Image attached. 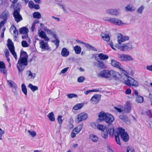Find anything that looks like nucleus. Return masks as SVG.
<instances>
[{"mask_svg":"<svg viewBox=\"0 0 152 152\" xmlns=\"http://www.w3.org/2000/svg\"><path fill=\"white\" fill-rule=\"evenodd\" d=\"M74 49L76 53L77 54H80L81 52V48L78 45L75 46L74 48Z\"/></svg>","mask_w":152,"mask_h":152,"instance_id":"4c0bfd02","label":"nucleus"},{"mask_svg":"<svg viewBox=\"0 0 152 152\" xmlns=\"http://www.w3.org/2000/svg\"><path fill=\"white\" fill-rule=\"evenodd\" d=\"M111 64L113 66L119 69L121 71L126 72L123 69L121 68V64L118 62L116 61V60L112 59L111 61Z\"/></svg>","mask_w":152,"mask_h":152,"instance_id":"f8f14e48","label":"nucleus"},{"mask_svg":"<svg viewBox=\"0 0 152 152\" xmlns=\"http://www.w3.org/2000/svg\"><path fill=\"white\" fill-rule=\"evenodd\" d=\"M110 76L114 77L116 80L121 77V75L117 72L114 70H110Z\"/></svg>","mask_w":152,"mask_h":152,"instance_id":"f3484780","label":"nucleus"},{"mask_svg":"<svg viewBox=\"0 0 152 152\" xmlns=\"http://www.w3.org/2000/svg\"><path fill=\"white\" fill-rule=\"evenodd\" d=\"M99 90L98 89H94L91 90H89L87 91H84V93L87 95L90 92H97L99 91Z\"/></svg>","mask_w":152,"mask_h":152,"instance_id":"37998d69","label":"nucleus"},{"mask_svg":"<svg viewBox=\"0 0 152 152\" xmlns=\"http://www.w3.org/2000/svg\"><path fill=\"white\" fill-rule=\"evenodd\" d=\"M119 118L126 124L130 123V121L126 115H121L119 116Z\"/></svg>","mask_w":152,"mask_h":152,"instance_id":"4be33fe9","label":"nucleus"},{"mask_svg":"<svg viewBox=\"0 0 152 152\" xmlns=\"http://www.w3.org/2000/svg\"><path fill=\"white\" fill-rule=\"evenodd\" d=\"M69 55V52L66 48H62L61 51V55L63 57H67Z\"/></svg>","mask_w":152,"mask_h":152,"instance_id":"412c9836","label":"nucleus"},{"mask_svg":"<svg viewBox=\"0 0 152 152\" xmlns=\"http://www.w3.org/2000/svg\"><path fill=\"white\" fill-rule=\"evenodd\" d=\"M28 6L31 8H34V4L33 2L32 1H30L28 3Z\"/></svg>","mask_w":152,"mask_h":152,"instance_id":"6e6d98bb","label":"nucleus"},{"mask_svg":"<svg viewBox=\"0 0 152 152\" xmlns=\"http://www.w3.org/2000/svg\"><path fill=\"white\" fill-rule=\"evenodd\" d=\"M6 21V20H3L1 21L0 23V28H1L4 24H5Z\"/></svg>","mask_w":152,"mask_h":152,"instance_id":"052dcab7","label":"nucleus"},{"mask_svg":"<svg viewBox=\"0 0 152 152\" xmlns=\"http://www.w3.org/2000/svg\"><path fill=\"white\" fill-rule=\"evenodd\" d=\"M5 133V132L4 130H2L1 128H0V140H2V134Z\"/></svg>","mask_w":152,"mask_h":152,"instance_id":"13d9d810","label":"nucleus"},{"mask_svg":"<svg viewBox=\"0 0 152 152\" xmlns=\"http://www.w3.org/2000/svg\"><path fill=\"white\" fill-rule=\"evenodd\" d=\"M114 108L119 113L123 111V109L122 110L121 108H118L117 107H114Z\"/></svg>","mask_w":152,"mask_h":152,"instance_id":"0e129e2a","label":"nucleus"},{"mask_svg":"<svg viewBox=\"0 0 152 152\" xmlns=\"http://www.w3.org/2000/svg\"><path fill=\"white\" fill-rule=\"evenodd\" d=\"M68 67H66L64 69L61 71V73H64L68 70Z\"/></svg>","mask_w":152,"mask_h":152,"instance_id":"69168bd1","label":"nucleus"},{"mask_svg":"<svg viewBox=\"0 0 152 152\" xmlns=\"http://www.w3.org/2000/svg\"><path fill=\"white\" fill-rule=\"evenodd\" d=\"M98 63L99 67L102 69H104L106 68V66L104 64V63L102 61H99L96 60Z\"/></svg>","mask_w":152,"mask_h":152,"instance_id":"7c9ffc66","label":"nucleus"},{"mask_svg":"<svg viewBox=\"0 0 152 152\" xmlns=\"http://www.w3.org/2000/svg\"><path fill=\"white\" fill-rule=\"evenodd\" d=\"M62 116L61 115H58L57 120L58 123L60 125V127H61L63 122V120L62 119Z\"/></svg>","mask_w":152,"mask_h":152,"instance_id":"e433bc0d","label":"nucleus"},{"mask_svg":"<svg viewBox=\"0 0 152 152\" xmlns=\"http://www.w3.org/2000/svg\"><path fill=\"white\" fill-rule=\"evenodd\" d=\"M126 60L125 61H132L133 59L130 55H126Z\"/></svg>","mask_w":152,"mask_h":152,"instance_id":"de8ad7c7","label":"nucleus"},{"mask_svg":"<svg viewBox=\"0 0 152 152\" xmlns=\"http://www.w3.org/2000/svg\"><path fill=\"white\" fill-rule=\"evenodd\" d=\"M127 152H135V151L133 148L129 146L127 147Z\"/></svg>","mask_w":152,"mask_h":152,"instance_id":"09e8293b","label":"nucleus"},{"mask_svg":"<svg viewBox=\"0 0 152 152\" xmlns=\"http://www.w3.org/2000/svg\"><path fill=\"white\" fill-rule=\"evenodd\" d=\"M101 36L102 38L106 41H109L110 40V37L108 34L102 33L101 34Z\"/></svg>","mask_w":152,"mask_h":152,"instance_id":"c756f323","label":"nucleus"},{"mask_svg":"<svg viewBox=\"0 0 152 152\" xmlns=\"http://www.w3.org/2000/svg\"><path fill=\"white\" fill-rule=\"evenodd\" d=\"M28 132L30 135L32 137H34L36 135V133L35 132L33 131H31L30 130H28Z\"/></svg>","mask_w":152,"mask_h":152,"instance_id":"864d4df0","label":"nucleus"},{"mask_svg":"<svg viewBox=\"0 0 152 152\" xmlns=\"http://www.w3.org/2000/svg\"><path fill=\"white\" fill-rule=\"evenodd\" d=\"M88 116L87 114L85 113H81L77 115L75 118V121L77 123L86 120L88 118Z\"/></svg>","mask_w":152,"mask_h":152,"instance_id":"423d86ee","label":"nucleus"},{"mask_svg":"<svg viewBox=\"0 0 152 152\" xmlns=\"http://www.w3.org/2000/svg\"><path fill=\"white\" fill-rule=\"evenodd\" d=\"M69 123V124L67 126V127L69 130H70L74 127V125H73V119H70Z\"/></svg>","mask_w":152,"mask_h":152,"instance_id":"f704fd0d","label":"nucleus"},{"mask_svg":"<svg viewBox=\"0 0 152 152\" xmlns=\"http://www.w3.org/2000/svg\"><path fill=\"white\" fill-rule=\"evenodd\" d=\"M147 114L150 118H152V113L151 110H148L147 112Z\"/></svg>","mask_w":152,"mask_h":152,"instance_id":"bf43d9fd","label":"nucleus"},{"mask_svg":"<svg viewBox=\"0 0 152 152\" xmlns=\"http://www.w3.org/2000/svg\"><path fill=\"white\" fill-rule=\"evenodd\" d=\"M125 93L126 94H130L131 93V90L130 88H128L125 91Z\"/></svg>","mask_w":152,"mask_h":152,"instance_id":"680f3d73","label":"nucleus"},{"mask_svg":"<svg viewBox=\"0 0 152 152\" xmlns=\"http://www.w3.org/2000/svg\"><path fill=\"white\" fill-rule=\"evenodd\" d=\"M97 127L99 130L102 131H104L106 128V127L104 126L103 125L100 124H98L97 125Z\"/></svg>","mask_w":152,"mask_h":152,"instance_id":"a19ab883","label":"nucleus"},{"mask_svg":"<svg viewBox=\"0 0 152 152\" xmlns=\"http://www.w3.org/2000/svg\"><path fill=\"white\" fill-rule=\"evenodd\" d=\"M77 42H79L80 43H82L88 49L94 50V47L92 46L88 43H85L83 42L78 40L77 41Z\"/></svg>","mask_w":152,"mask_h":152,"instance_id":"5701e85b","label":"nucleus"},{"mask_svg":"<svg viewBox=\"0 0 152 152\" xmlns=\"http://www.w3.org/2000/svg\"><path fill=\"white\" fill-rule=\"evenodd\" d=\"M126 10L127 11H132L134 10L133 9V7H131L130 5H128L126 7Z\"/></svg>","mask_w":152,"mask_h":152,"instance_id":"49530a36","label":"nucleus"},{"mask_svg":"<svg viewBox=\"0 0 152 152\" xmlns=\"http://www.w3.org/2000/svg\"><path fill=\"white\" fill-rule=\"evenodd\" d=\"M52 42L55 43V45H56V48H58L59 45V41L58 39H56V40L52 41Z\"/></svg>","mask_w":152,"mask_h":152,"instance_id":"5fc2aeb1","label":"nucleus"},{"mask_svg":"<svg viewBox=\"0 0 152 152\" xmlns=\"http://www.w3.org/2000/svg\"><path fill=\"white\" fill-rule=\"evenodd\" d=\"M109 134L111 137L115 136V141L118 145H121L120 141V136L121 139L124 142H127L129 140V137L128 134L125 132L124 129L122 128H118L117 131L114 130V127H113L108 129Z\"/></svg>","mask_w":152,"mask_h":152,"instance_id":"f257e3e1","label":"nucleus"},{"mask_svg":"<svg viewBox=\"0 0 152 152\" xmlns=\"http://www.w3.org/2000/svg\"><path fill=\"white\" fill-rule=\"evenodd\" d=\"M124 83L130 87L133 86L137 87L139 86L138 83L137 81L129 76L127 77V79L125 80Z\"/></svg>","mask_w":152,"mask_h":152,"instance_id":"20e7f679","label":"nucleus"},{"mask_svg":"<svg viewBox=\"0 0 152 152\" xmlns=\"http://www.w3.org/2000/svg\"><path fill=\"white\" fill-rule=\"evenodd\" d=\"M7 46L11 53L15 58L17 60V56L15 51L14 44L12 40L10 39H8L7 40Z\"/></svg>","mask_w":152,"mask_h":152,"instance_id":"7ed1b4c3","label":"nucleus"},{"mask_svg":"<svg viewBox=\"0 0 152 152\" xmlns=\"http://www.w3.org/2000/svg\"><path fill=\"white\" fill-rule=\"evenodd\" d=\"M39 36L41 38L45 39L46 41H48L49 40L48 38L46 36L45 32L43 31H42L39 32Z\"/></svg>","mask_w":152,"mask_h":152,"instance_id":"aec40b11","label":"nucleus"},{"mask_svg":"<svg viewBox=\"0 0 152 152\" xmlns=\"http://www.w3.org/2000/svg\"><path fill=\"white\" fill-rule=\"evenodd\" d=\"M107 12L111 15H117L118 12L117 10L113 9H111L108 10H107Z\"/></svg>","mask_w":152,"mask_h":152,"instance_id":"c85d7f7f","label":"nucleus"},{"mask_svg":"<svg viewBox=\"0 0 152 152\" xmlns=\"http://www.w3.org/2000/svg\"><path fill=\"white\" fill-rule=\"evenodd\" d=\"M29 72V74L28 75L29 76H31V77H32L33 78L35 77V74H34L33 75V74L30 71H28Z\"/></svg>","mask_w":152,"mask_h":152,"instance_id":"338daca9","label":"nucleus"},{"mask_svg":"<svg viewBox=\"0 0 152 152\" xmlns=\"http://www.w3.org/2000/svg\"><path fill=\"white\" fill-rule=\"evenodd\" d=\"M19 31L21 34H26L28 32V30L27 28L24 27L20 29Z\"/></svg>","mask_w":152,"mask_h":152,"instance_id":"393cba45","label":"nucleus"},{"mask_svg":"<svg viewBox=\"0 0 152 152\" xmlns=\"http://www.w3.org/2000/svg\"><path fill=\"white\" fill-rule=\"evenodd\" d=\"M118 58L120 59L121 61H125L126 54H121L119 55Z\"/></svg>","mask_w":152,"mask_h":152,"instance_id":"79ce46f5","label":"nucleus"},{"mask_svg":"<svg viewBox=\"0 0 152 152\" xmlns=\"http://www.w3.org/2000/svg\"><path fill=\"white\" fill-rule=\"evenodd\" d=\"M67 96L69 98H72L74 97L77 98V95L74 94H70L67 95Z\"/></svg>","mask_w":152,"mask_h":152,"instance_id":"a18cd8bd","label":"nucleus"},{"mask_svg":"<svg viewBox=\"0 0 152 152\" xmlns=\"http://www.w3.org/2000/svg\"><path fill=\"white\" fill-rule=\"evenodd\" d=\"M91 100L94 104H96L99 101L100 99L96 95H94L91 98Z\"/></svg>","mask_w":152,"mask_h":152,"instance_id":"cd10ccee","label":"nucleus"},{"mask_svg":"<svg viewBox=\"0 0 152 152\" xmlns=\"http://www.w3.org/2000/svg\"><path fill=\"white\" fill-rule=\"evenodd\" d=\"M144 9V7L143 6H141L139 7L137 10V12L138 13L140 14H141L142 12V11Z\"/></svg>","mask_w":152,"mask_h":152,"instance_id":"3c124183","label":"nucleus"},{"mask_svg":"<svg viewBox=\"0 0 152 152\" xmlns=\"http://www.w3.org/2000/svg\"><path fill=\"white\" fill-rule=\"evenodd\" d=\"M107 113H105L103 111L100 112L98 115V119L100 121H105Z\"/></svg>","mask_w":152,"mask_h":152,"instance_id":"ddd939ff","label":"nucleus"},{"mask_svg":"<svg viewBox=\"0 0 152 152\" xmlns=\"http://www.w3.org/2000/svg\"><path fill=\"white\" fill-rule=\"evenodd\" d=\"M10 29L12 30H13V33L14 34V36L16 38L17 37L18 34V32L16 29V27L13 25L12 26H11Z\"/></svg>","mask_w":152,"mask_h":152,"instance_id":"bb28decb","label":"nucleus"},{"mask_svg":"<svg viewBox=\"0 0 152 152\" xmlns=\"http://www.w3.org/2000/svg\"><path fill=\"white\" fill-rule=\"evenodd\" d=\"M146 69L150 71H152V65L147 66Z\"/></svg>","mask_w":152,"mask_h":152,"instance_id":"774afa93","label":"nucleus"},{"mask_svg":"<svg viewBox=\"0 0 152 152\" xmlns=\"http://www.w3.org/2000/svg\"><path fill=\"white\" fill-rule=\"evenodd\" d=\"M40 47L45 50L49 49V45L48 43H45L43 40H40L39 41Z\"/></svg>","mask_w":152,"mask_h":152,"instance_id":"dca6fc26","label":"nucleus"},{"mask_svg":"<svg viewBox=\"0 0 152 152\" xmlns=\"http://www.w3.org/2000/svg\"><path fill=\"white\" fill-rule=\"evenodd\" d=\"M116 47L121 51H125L131 50L132 48V45L131 43L129 42L122 46L116 45Z\"/></svg>","mask_w":152,"mask_h":152,"instance_id":"39448f33","label":"nucleus"},{"mask_svg":"<svg viewBox=\"0 0 152 152\" xmlns=\"http://www.w3.org/2000/svg\"><path fill=\"white\" fill-rule=\"evenodd\" d=\"M0 71L4 74L6 73L7 72L5 64L2 61H0Z\"/></svg>","mask_w":152,"mask_h":152,"instance_id":"6ab92c4d","label":"nucleus"},{"mask_svg":"<svg viewBox=\"0 0 152 152\" xmlns=\"http://www.w3.org/2000/svg\"><path fill=\"white\" fill-rule=\"evenodd\" d=\"M110 71L104 70L99 74L98 76L102 77L107 78L110 77Z\"/></svg>","mask_w":152,"mask_h":152,"instance_id":"9d476101","label":"nucleus"},{"mask_svg":"<svg viewBox=\"0 0 152 152\" xmlns=\"http://www.w3.org/2000/svg\"><path fill=\"white\" fill-rule=\"evenodd\" d=\"M131 104L129 102H127L124 107L123 111L125 113H129L131 111Z\"/></svg>","mask_w":152,"mask_h":152,"instance_id":"2eb2a0df","label":"nucleus"},{"mask_svg":"<svg viewBox=\"0 0 152 152\" xmlns=\"http://www.w3.org/2000/svg\"><path fill=\"white\" fill-rule=\"evenodd\" d=\"M83 106V103H78L75 105L73 107V110H78L82 108Z\"/></svg>","mask_w":152,"mask_h":152,"instance_id":"a878e982","label":"nucleus"},{"mask_svg":"<svg viewBox=\"0 0 152 152\" xmlns=\"http://www.w3.org/2000/svg\"><path fill=\"white\" fill-rule=\"evenodd\" d=\"M6 57H9L10 55L9 53L8 50L6 49L4 52Z\"/></svg>","mask_w":152,"mask_h":152,"instance_id":"e2e57ef3","label":"nucleus"},{"mask_svg":"<svg viewBox=\"0 0 152 152\" xmlns=\"http://www.w3.org/2000/svg\"><path fill=\"white\" fill-rule=\"evenodd\" d=\"M21 45L23 47L26 48L28 46V45L27 42L25 40L22 41L21 42Z\"/></svg>","mask_w":152,"mask_h":152,"instance_id":"c03bdc74","label":"nucleus"},{"mask_svg":"<svg viewBox=\"0 0 152 152\" xmlns=\"http://www.w3.org/2000/svg\"><path fill=\"white\" fill-rule=\"evenodd\" d=\"M48 117L49 120L51 121H54L55 120V118L54 117V115L53 112H51L49 113L48 115Z\"/></svg>","mask_w":152,"mask_h":152,"instance_id":"2f4dec72","label":"nucleus"},{"mask_svg":"<svg viewBox=\"0 0 152 152\" xmlns=\"http://www.w3.org/2000/svg\"><path fill=\"white\" fill-rule=\"evenodd\" d=\"M9 16V12L7 10H5L1 15L0 18L1 19L7 20Z\"/></svg>","mask_w":152,"mask_h":152,"instance_id":"a211bd4d","label":"nucleus"},{"mask_svg":"<svg viewBox=\"0 0 152 152\" xmlns=\"http://www.w3.org/2000/svg\"><path fill=\"white\" fill-rule=\"evenodd\" d=\"M10 1L12 2L11 6L12 7H14L15 4L18 2V0H10Z\"/></svg>","mask_w":152,"mask_h":152,"instance_id":"4d7b16f0","label":"nucleus"},{"mask_svg":"<svg viewBox=\"0 0 152 152\" xmlns=\"http://www.w3.org/2000/svg\"><path fill=\"white\" fill-rule=\"evenodd\" d=\"M129 39V37L128 36H123V35L121 34H119L118 35V41L120 45L122 42Z\"/></svg>","mask_w":152,"mask_h":152,"instance_id":"9b49d317","label":"nucleus"},{"mask_svg":"<svg viewBox=\"0 0 152 152\" xmlns=\"http://www.w3.org/2000/svg\"><path fill=\"white\" fill-rule=\"evenodd\" d=\"M114 120L113 116L111 114L108 113L107 114L105 121L109 124H111Z\"/></svg>","mask_w":152,"mask_h":152,"instance_id":"4468645a","label":"nucleus"},{"mask_svg":"<svg viewBox=\"0 0 152 152\" xmlns=\"http://www.w3.org/2000/svg\"><path fill=\"white\" fill-rule=\"evenodd\" d=\"M28 87L30 88L31 91H34L38 89V88L37 86H33L31 83L29 84Z\"/></svg>","mask_w":152,"mask_h":152,"instance_id":"58836bf2","label":"nucleus"},{"mask_svg":"<svg viewBox=\"0 0 152 152\" xmlns=\"http://www.w3.org/2000/svg\"><path fill=\"white\" fill-rule=\"evenodd\" d=\"M89 139L92 140L93 142H96L98 140V137L93 134H91L89 135Z\"/></svg>","mask_w":152,"mask_h":152,"instance_id":"473e14b6","label":"nucleus"},{"mask_svg":"<svg viewBox=\"0 0 152 152\" xmlns=\"http://www.w3.org/2000/svg\"><path fill=\"white\" fill-rule=\"evenodd\" d=\"M98 57L101 60H105L108 58V56L106 54H104L103 53H100L98 54Z\"/></svg>","mask_w":152,"mask_h":152,"instance_id":"b1692460","label":"nucleus"},{"mask_svg":"<svg viewBox=\"0 0 152 152\" xmlns=\"http://www.w3.org/2000/svg\"><path fill=\"white\" fill-rule=\"evenodd\" d=\"M33 16L34 18L37 19H39L41 17L40 14L38 12H35L33 14Z\"/></svg>","mask_w":152,"mask_h":152,"instance_id":"ea45409f","label":"nucleus"},{"mask_svg":"<svg viewBox=\"0 0 152 152\" xmlns=\"http://www.w3.org/2000/svg\"><path fill=\"white\" fill-rule=\"evenodd\" d=\"M7 82L8 83L9 85L10 86V87H15V85H13V84L14 85H15V84L13 82H12V81L8 80Z\"/></svg>","mask_w":152,"mask_h":152,"instance_id":"8fccbe9b","label":"nucleus"},{"mask_svg":"<svg viewBox=\"0 0 152 152\" xmlns=\"http://www.w3.org/2000/svg\"><path fill=\"white\" fill-rule=\"evenodd\" d=\"M105 20L108 21L114 25H121L123 24V22L121 20L115 18H110L107 19Z\"/></svg>","mask_w":152,"mask_h":152,"instance_id":"6e6552de","label":"nucleus"},{"mask_svg":"<svg viewBox=\"0 0 152 152\" xmlns=\"http://www.w3.org/2000/svg\"><path fill=\"white\" fill-rule=\"evenodd\" d=\"M13 15L15 20L17 23H18L23 20V18L20 14L19 11L17 10H14Z\"/></svg>","mask_w":152,"mask_h":152,"instance_id":"1a4fd4ad","label":"nucleus"},{"mask_svg":"<svg viewBox=\"0 0 152 152\" xmlns=\"http://www.w3.org/2000/svg\"><path fill=\"white\" fill-rule=\"evenodd\" d=\"M21 89L23 93L26 95H27V89L25 84L23 83L21 85Z\"/></svg>","mask_w":152,"mask_h":152,"instance_id":"c9c22d12","label":"nucleus"},{"mask_svg":"<svg viewBox=\"0 0 152 152\" xmlns=\"http://www.w3.org/2000/svg\"><path fill=\"white\" fill-rule=\"evenodd\" d=\"M83 126V124L79 125L74 128L71 133V137L73 138L75 137L76 134H78L82 130Z\"/></svg>","mask_w":152,"mask_h":152,"instance_id":"0eeeda50","label":"nucleus"},{"mask_svg":"<svg viewBox=\"0 0 152 152\" xmlns=\"http://www.w3.org/2000/svg\"><path fill=\"white\" fill-rule=\"evenodd\" d=\"M85 80V78L83 77H80L78 78L77 81L79 83H82Z\"/></svg>","mask_w":152,"mask_h":152,"instance_id":"603ef678","label":"nucleus"},{"mask_svg":"<svg viewBox=\"0 0 152 152\" xmlns=\"http://www.w3.org/2000/svg\"><path fill=\"white\" fill-rule=\"evenodd\" d=\"M144 101L143 98L140 96H138L136 98V101L138 103H142Z\"/></svg>","mask_w":152,"mask_h":152,"instance_id":"72a5a7b5","label":"nucleus"},{"mask_svg":"<svg viewBox=\"0 0 152 152\" xmlns=\"http://www.w3.org/2000/svg\"><path fill=\"white\" fill-rule=\"evenodd\" d=\"M28 55L27 53L24 51H21L20 57L17 64V67L19 73L24 70L25 66L28 64Z\"/></svg>","mask_w":152,"mask_h":152,"instance_id":"f03ea898","label":"nucleus"}]
</instances>
